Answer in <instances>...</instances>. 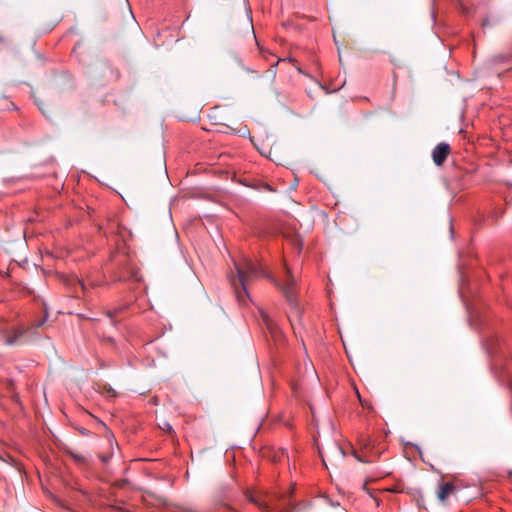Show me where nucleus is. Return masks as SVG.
I'll list each match as a JSON object with an SVG mask.
<instances>
[{
  "label": "nucleus",
  "mask_w": 512,
  "mask_h": 512,
  "mask_svg": "<svg viewBox=\"0 0 512 512\" xmlns=\"http://www.w3.org/2000/svg\"><path fill=\"white\" fill-rule=\"evenodd\" d=\"M461 7H462V11H463V13H465V14H468V13H469L468 8H466L463 4H461Z\"/></svg>",
  "instance_id": "16"
},
{
  "label": "nucleus",
  "mask_w": 512,
  "mask_h": 512,
  "mask_svg": "<svg viewBox=\"0 0 512 512\" xmlns=\"http://www.w3.org/2000/svg\"><path fill=\"white\" fill-rule=\"evenodd\" d=\"M322 461L324 465L327 467V462L332 460H342L345 457V452L341 446L336 443H331L328 447V451L324 452L323 450H319Z\"/></svg>",
  "instance_id": "2"
},
{
  "label": "nucleus",
  "mask_w": 512,
  "mask_h": 512,
  "mask_svg": "<svg viewBox=\"0 0 512 512\" xmlns=\"http://www.w3.org/2000/svg\"><path fill=\"white\" fill-rule=\"evenodd\" d=\"M450 152L449 144L441 142L432 151V159L437 166H441Z\"/></svg>",
  "instance_id": "3"
},
{
  "label": "nucleus",
  "mask_w": 512,
  "mask_h": 512,
  "mask_svg": "<svg viewBox=\"0 0 512 512\" xmlns=\"http://www.w3.org/2000/svg\"><path fill=\"white\" fill-rule=\"evenodd\" d=\"M45 321H46V319L44 318V319H41L40 321H38L37 323H35V325H34L35 328L41 327Z\"/></svg>",
  "instance_id": "11"
},
{
  "label": "nucleus",
  "mask_w": 512,
  "mask_h": 512,
  "mask_svg": "<svg viewBox=\"0 0 512 512\" xmlns=\"http://www.w3.org/2000/svg\"><path fill=\"white\" fill-rule=\"evenodd\" d=\"M109 459H110V456H101V460L103 463H108Z\"/></svg>",
  "instance_id": "15"
},
{
  "label": "nucleus",
  "mask_w": 512,
  "mask_h": 512,
  "mask_svg": "<svg viewBox=\"0 0 512 512\" xmlns=\"http://www.w3.org/2000/svg\"><path fill=\"white\" fill-rule=\"evenodd\" d=\"M120 310H121V308H119V309H114V310H111V311H108V312H107V316H108L111 320H113V317H114V316H115V315H116ZM112 324H115V322H114V321H112Z\"/></svg>",
  "instance_id": "7"
},
{
  "label": "nucleus",
  "mask_w": 512,
  "mask_h": 512,
  "mask_svg": "<svg viewBox=\"0 0 512 512\" xmlns=\"http://www.w3.org/2000/svg\"><path fill=\"white\" fill-rule=\"evenodd\" d=\"M234 267L237 275L236 277H230V282L235 289L239 303L244 305L246 300L250 299L247 291V285L250 281L267 277L282 290L284 296L289 302L291 309L288 313V319L293 330L296 331V324H300L301 322V312L298 307L296 294L293 288L295 279L291 276L289 269L286 267L285 282L279 283L273 277L268 275L261 265L248 257H242L239 261L234 260Z\"/></svg>",
  "instance_id": "1"
},
{
  "label": "nucleus",
  "mask_w": 512,
  "mask_h": 512,
  "mask_svg": "<svg viewBox=\"0 0 512 512\" xmlns=\"http://www.w3.org/2000/svg\"><path fill=\"white\" fill-rule=\"evenodd\" d=\"M506 58L507 57L504 55H499V56L495 57L494 61H495V63H502V62L504 63V62H506Z\"/></svg>",
  "instance_id": "8"
},
{
  "label": "nucleus",
  "mask_w": 512,
  "mask_h": 512,
  "mask_svg": "<svg viewBox=\"0 0 512 512\" xmlns=\"http://www.w3.org/2000/svg\"><path fill=\"white\" fill-rule=\"evenodd\" d=\"M160 428L168 432L172 431V426L168 422H164Z\"/></svg>",
  "instance_id": "9"
},
{
  "label": "nucleus",
  "mask_w": 512,
  "mask_h": 512,
  "mask_svg": "<svg viewBox=\"0 0 512 512\" xmlns=\"http://www.w3.org/2000/svg\"><path fill=\"white\" fill-rule=\"evenodd\" d=\"M39 110H41L42 113L45 114V111L43 110V108L41 106H39Z\"/></svg>",
  "instance_id": "20"
},
{
  "label": "nucleus",
  "mask_w": 512,
  "mask_h": 512,
  "mask_svg": "<svg viewBox=\"0 0 512 512\" xmlns=\"http://www.w3.org/2000/svg\"><path fill=\"white\" fill-rule=\"evenodd\" d=\"M454 489L455 487L451 482L440 485L437 492V498L439 501L444 502L448 498L449 494L454 491Z\"/></svg>",
  "instance_id": "4"
},
{
  "label": "nucleus",
  "mask_w": 512,
  "mask_h": 512,
  "mask_svg": "<svg viewBox=\"0 0 512 512\" xmlns=\"http://www.w3.org/2000/svg\"><path fill=\"white\" fill-rule=\"evenodd\" d=\"M25 331L23 329L17 328L13 331L12 335H9L6 338V344L7 345H14L16 344L19 339L24 335Z\"/></svg>",
  "instance_id": "5"
},
{
  "label": "nucleus",
  "mask_w": 512,
  "mask_h": 512,
  "mask_svg": "<svg viewBox=\"0 0 512 512\" xmlns=\"http://www.w3.org/2000/svg\"><path fill=\"white\" fill-rule=\"evenodd\" d=\"M488 25H489V20H488V19L483 20V22H482V26H483V27H486V26H488Z\"/></svg>",
  "instance_id": "17"
},
{
  "label": "nucleus",
  "mask_w": 512,
  "mask_h": 512,
  "mask_svg": "<svg viewBox=\"0 0 512 512\" xmlns=\"http://www.w3.org/2000/svg\"><path fill=\"white\" fill-rule=\"evenodd\" d=\"M77 283L83 291L86 289V286L82 280H77Z\"/></svg>",
  "instance_id": "12"
},
{
  "label": "nucleus",
  "mask_w": 512,
  "mask_h": 512,
  "mask_svg": "<svg viewBox=\"0 0 512 512\" xmlns=\"http://www.w3.org/2000/svg\"><path fill=\"white\" fill-rule=\"evenodd\" d=\"M353 454H354L355 458H356L359 462H363V463L367 462V460H364V459H362L361 457H359V456L356 454V452H353Z\"/></svg>",
  "instance_id": "13"
},
{
  "label": "nucleus",
  "mask_w": 512,
  "mask_h": 512,
  "mask_svg": "<svg viewBox=\"0 0 512 512\" xmlns=\"http://www.w3.org/2000/svg\"><path fill=\"white\" fill-rule=\"evenodd\" d=\"M332 506H339V503H332Z\"/></svg>",
  "instance_id": "22"
},
{
  "label": "nucleus",
  "mask_w": 512,
  "mask_h": 512,
  "mask_svg": "<svg viewBox=\"0 0 512 512\" xmlns=\"http://www.w3.org/2000/svg\"><path fill=\"white\" fill-rule=\"evenodd\" d=\"M182 512H198V511L193 510V509H184Z\"/></svg>",
  "instance_id": "18"
},
{
  "label": "nucleus",
  "mask_w": 512,
  "mask_h": 512,
  "mask_svg": "<svg viewBox=\"0 0 512 512\" xmlns=\"http://www.w3.org/2000/svg\"><path fill=\"white\" fill-rule=\"evenodd\" d=\"M257 505L259 506V508H261L263 510H267L268 509V505L267 504L257 503Z\"/></svg>",
  "instance_id": "14"
},
{
  "label": "nucleus",
  "mask_w": 512,
  "mask_h": 512,
  "mask_svg": "<svg viewBox=\"0 0 512 512\" xmlns=\"http://www.w3.org/2000/svg\"><path fill=\"white\" fill-rule=\"evenodd\" d=\"M259 313H260L261 319H262L263 323L265 324V326L272 332L275 328V324H274L273 320L270 318L268 313L265 312L264 310L260 309Z\"/></svg>",
  "instance_id": "6"
},
{
  "label": "nucleus",
  "mask_w": 512,
  "mask_h": 512,
  "mask_svg": "<svg viewBox=\"0 0 512 512\" xmlns=\"http://www.w3.org/2000/svg\"><path fill=\"white\" fill-rule=\"evenodd\" d=\"M71 455H72V457H73L76 461H78V462H80V461H84V460H85L84 456H82V455L75 454V453H72Z\"/></svg>",
  "instance_id": "10"
},
{
  "label": "nucleus",
  "mask_w": 512,
  "mask_h": 512,
  "mask_svg": "<svg viewBox=\"0 0 512 512\" xmlns=\"http://www.w3.org/2000/svg\"><path fill=\"white\" fill-rule=\"evenodd\" d=\"M251 502H256L252 496L249 497Z\"/></svg>",
  "instance_id": "19"
},
{
  "label": "nucleus",
  "mask_w": 512,
  "mask_h": 512,
  "mask_svg": "<svg viewBox=\"0 0 512 512\" xmlns=\"http://www.w3.org/2000/svg\"><path fill=\"white\" fill-rule=\"evenodd\" d=\"M332 506H339V503H332Z\"/></svg>",
  "instance_id": "23"
},
{
  "label": "nucleus",
  "mask_w": 512,
  "mask_h": 512,
  "mask_svg": "<svg viewBox=\"0 0 512 512\" xmlns=\"http://www.w3.org/2000/svg\"><path fill=\"white\" fill-rule=\"evenodd\" d=\"M332 506H339V503H332Z\"/></svg>",
  "instance_id": "21"
}]
</instances>
